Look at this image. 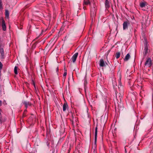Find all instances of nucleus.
Here are the masks:
<instances>
[{
  "mask_svg": "<svg viewBox=\"0 0 153 153\" xmlns=\"http://www.w3.org/2000/svg\"><path fill=\"white\" fill-rule=\"evenodd\" d=\"M56 71H58V68L57 69H56Z\"/></svg>",
  "mask_w": 153,
  "mask_h": 153,
  "instance_id": "obj_26",
  "label": "nucleus"
},
{
  "mask_svg": "<svg viewBox=\"0 0 153 153\" xmlns=\"http://www.w3.org/2000/svg\"><path fill=\"white\" fill-rule=\"evenodd\" d=\"M130 55L129 53H128L125 56V57L124 59L125 61H128L129 59L130 58Z\"/></svg>",
  "mask_w": 153,
  "mask_h": 153,
  "instance_id": "obj_12",
  "label": "nucleus"
},
{
  "mask_svg": "<svg viewBox=\"0 0 153 153\" xmlns=\"http://www.w3.org/2000/svg\"><path fill=\"white\" fill-rule=\"evenodd\" d=\"M100 65L101 67H104L106 66L105 63L104 62L103 60L101 59L100 60Z\"/></svg>",
  "mask_w": 153,
  "mask_h": 153,
  "instance_id": "obj_8",
  "label": "nucleus"
},
{
  "mask_svg": "<svg viewBox=\"0 0 153 153\" xmlns=\"http://www.w3.org/2000/svg\"><path fill=\"white\" fill-rule=\"evenodd\" d=\"M144 49L143 51L144 58H145L147 54L149 51L148 49V46L147 43H144Z\"/></svg>",
  "mask_w": 153,
  "mask_h": 153,
  "instance_id": "obj_1",
  "label": "nucleus"
},
{
  "mask_svg": "<svg viewBox=\"0 0 153 153\" xmlns=\"http://www.w3.org/2000/svg\"><path fill=\"white\" fill-rule=\"evenodd\" d=\"M66 75H67V73L66 72H65L63 75L64 78H65V76H66Z\"/></svg>",
  "mask_w": 153,
  "mask_h": 153,
  "instance_id": "obj_20",
  "label": "nucleus"
},
{
  "mask_svg": "<svg viewBox=\"0 0 153 153\" xmlns=\"http://www.w3.org/2000/svg\"><path fill=\"white\" fill-rule=\"evenodd\" d=\"M125 151L126 152V149H125Z\"/></svg>",
  "mask_w": 153,
  "mask_h": 153,
  "instance_id": "obj_28",
  "label": "nucleus"
},
{
  "mask_svg": "<svg viewBox=\"0 0 153 153\" xmlns=\"http://www.w3.org/2000/svg\"><path fill=\"white\" fill-rule=\"evenodd\" d=\"M5 15L6 17L7 18H9V12L7 10H5Z\"/></svg>",
  "mask_w": 153,
  "mask_h": 153,
  "instance_id": "obj_15",
  "label": "nucleus"
},
{
  "mask_svg": "<svg viewBox=\"0 0 153 153\" xmlns=\"http://www.w3.org/2000/svg\"><path fill=\"white\" fill-rule=\"evenodd\" d=\"M71 144H70L69 145V148L68 150V151L69 152L70 150H71Z\"/></svg>",
  "mask_w": 153,
  "mask_h": 153,
  "instance_id": "obj_21",
  "label": "nucleus"
},
{
  "mask_svg": "<svg viewBox=\"0 0 153 153\" xmlns=\"http://www.w3.org/2000/svg\"><path fill=\"white\" fill-rule=\"evenodd\" d=\"M146 5V2H142L140 3V7H144Z\"/></svg>",
  "mask_w": 153,
  "mask_h": 153,
  "instance_id": "obj_13",
  "label": "nucleus"
},
{
  "mask_svg": "<svg viewBox=\"0 0 153 153\" xmlns=\"http://www.w3.org/2000/svg\"><path fill=\"white\" fill-rule=\"evenodd\" d=\"M97 128L96 127L95 128V137H94V144L95 145L97 141Z\"/></svg>",
  "mask_w": 153,
  "mask_h": 153,
  "instance_id": "obj_6",
  "label": "nucleus"
},
{
  "mask_svg": "<svg viewBox=\"0 0 153 153\" xmlns=\"http://www.w3.org/2000/svg\"><path fill=\"white\" fill-rule=\"evenodd\" d=\"M68 108V106L67 103H65L64 104L63 106V111H66V109Z\"/></svg>",
  "mask_w": 153,
  "mask_h": 153,
  "instance_id": "obj_9",
  "label": "nucleus"
},
{
  "mask_svg": "<svg viewBox=\"0 0 153 153\" xmlns=\"http://www.w3.org/2000/svg\"><path fill=\"white\" fill-rule=\"evenodd\" d=\"M105 5L106 8H108L110 7V4L108 0H105Z\"/></svg>",
  "mask_w": 153,
  "mask_h": 153,
  "instance_id": "obj_10",
  "label": "nucleus"
},
{
  "mask_svg": "<svg viewBox=\"0 0 153 153\" xmlns=\"http://www.w3.org/2000/svg\"><path fill=\"white\" fill-rule=\"evenodd\" d=\"M122 95H121L120 96V99H121L122 98Z\"/></svg>",
  "mask_w": 153,
  "mask_h": 153,
  "instance_id": "obj_25",
  "label": "nucleus"
},
{
  "mask_svg": "<svg viewBox=\"0 0 153 153\" xmlns=\"http://www.w3.org/2000/svg\"><path fill=\"white\" fill-rule=\"evenodd\" d=\"M3 8L2 3L1 0H0V10H1Z\"/></svg>",
  "mask_w": 153,
  "mask_h": 153,
  "instance_id": "obj_19",
  "label": "nucleus"
},
{
  "mask_svg": "<svg viewBox=\"0 0 153 153\" xmlns=\"http://www.w3.org/2000/svg\"><path fill=\"white\" fill-rule=\"evenodd\" d=\"M17 67L16 66H15L14 69V73L16 74H18V72L17 71Z\"/></svg>",
  "mask_w": 153,
  "mask_h": 153,
  "instance_id": "obj_18",
  "label": "nucleus"
},
{
  "mask_svg": "<svg viewBox=\"0 0 153 153\" xmlns=\"http://www.w3.org/2000/svg\"><path fill=\"white\" fill-rule=\"evenodd\" d=\"M78 54V53H75L72 56L71 58V59L72 60V61L74 63L75 62Z\"/></svg>",
  "mask_w": 153,
  "mask_h": 153,
  "instance_id": "obj_4",
  "label": "nucleus"
},
{
  "mask_svg": "<svg viewBox=\"0 0 153 153\" xmlns=\"http://www.w3.org/2000/svg\"><path fill=\"white\" fill-rule=\"evenodd\" d=\"M2 102L1 100H0V106L1 105Z\"/></svg>",
  "mask_w": 153,
  "mask_h": 153,
  "instance_id": "obj_22",
  "label": "nucleus"
},
{
  "mask_svg": "<svg viewBox=\"0 0 153 153\" xmlns=\"http://www.w3.org/2000/svg\"><path fill=\"white\" fill-rule=\"evenodd\" d=\"M1 18L0 19V26L1 25Z\"/></svg>",
  "mask_w": 153,
  "mask_h": 153,
  "instance_id": "obj_23",
  "label": "nucleus"
},
{
  "mask_svg": "<svg viewBox=\"0 0 153 153\" xmlns=\"http://www.w3.org/2000/svg\"><path fill=\"white\" fill-rule=\"evenodd\" d=\"M145 66L149 67H151L152 65V60L150 58H148L145 63Z\"/></svg>",
  "mask_w": 153,
  "mask_h": 153,
  "instance_id": "obj_2",
  "label": "nucleus"
},
{
  "mask_svg": "<svg viewBox=\"0 0 153 153\" xmlns=\"http://www.w3.org/2000/svg\"><path fill=\"white\" fill-rule=\"evenodd\" d=\"M22 103L25 105L26 108H27L28 106H30L31 105V103L29 102L24 101Z\"/></svg>",
  "mask_w": 153,
  "mask_h": 153,
  "instance_id": "obj_7",
  "label": "nucleus"
},
{
  "mask_svg": "<svg viewBox=\"0 0 153 153\" xmlns=\"http://www.w3.org/2000/svg\"><path fill=\"white\" fill-rule=\"evenodd\" d=\"M84 3L85 5H87L90 4V3L89 0H84Z\"/></svg>",
  "mask_w": 153,
  "mask_h": 153,
  "instance_id": "obj_17",
  "label": "nucleus"
},
{
  "mask_svg": "<svg viewBox=\"0 0 153 153\" xmlns=\"http://www.w3.org/2000/svg\"><path fill=\"white\" fill-rule=\"evenodd\" d=\"M120 53L119 52H117L116 54V57L117 59H118L120 57Z\"/></svg>",
  "mask_w": 153,
  "mask_h": 153,
  "instance_id": "obj_16",
  "label": "nucleus"
},
{
  "mask_svg": "<svg viewBox=\"0 0 153 153\" xmlns=\"http://www.w3.org/2000/svg\"><path fill=\"white\" fill-rule=\"evenodd\" d=\"M0 52L1 54V58H4V51L2 48H0Z\"/></svg>",
  "mask_w": 153,
  "mask_h": 153,
  "instance_id": "obj_11",
  "label": "nucleus"
},
{
  "mask_svg": "<svg viewBox=\"0 0 153 153\" xmlns=\"http://www.w3.org/2000/svg\"><path fill=\"white\" fill-rule=\"evenodd\" d=\"M1 26L2 27V30H3L5 31L6 30V27L5 21L2 18H1Z\"/></svg>",
  "mask_w": 153,
  "mask_h": 153,
  "instance_id": "obj_3",
  "label": "nucleus"
},
{
  "mask_svg": "<svg viewBox=\"0 0 153 153\" xmlns=\"http://www.w3.org/2000/svg\"><path fill=\"white\" fill-rule=\"evenodd\" d=\"M121 76H120L119 79L118 80L119 82V85H118V87L119 88H120V87H121L122 86V85L121 82Z\"/></svg>",
  "mask_w": 153,
  "mask_h": 153,
  "instance_id": "obj_14",
  "label": "nucleus"
},
{
  "mask_svg": "<svg viewBox=\"0 0 153 153\" xmlns=\"http://www.w3.org/2000/svg\"><path fill=\"white\" fill-rule=\"evenodd\" d=\"M108 52H110V50H109V51H108Z\"/></svg>",
  "mask_w": 153,
  "mask_h": 153,
  "instance_id": "obj_27",
  "label": "nucleus"
},
{
  "mask_svg": "<svg viewBox=\"0 0 153 153\" xmlns=\"http://www.w3.org/2000/svg\"><path fill=\"white\" fill-rule=\"evenodd\" d=\"M93 153H96V152L95 150H94V151H93Z\"/></svg>",
  "mask_w": 153,
  "mask_h": 153,
  "instance_id": "obj_24",
  "label": "nucleus"
},
{
  "mask_svg": "<svg viewBox=\"0 0 153 153\" xmlns=\"http://www.w3.org/2000/svg\"><path fill=\"white\" fill-rule=\"evenodd\" d=\"M129 23L128 22L126 21L124 22L123 23V29L125 30L127 29L128 25L129 24Z\"/></svg>",
  "mask_w": 153,
  "mask_h": 153,
  "instance_id": "obj_5",
  "label": "nucleus"
}]
</instances>
